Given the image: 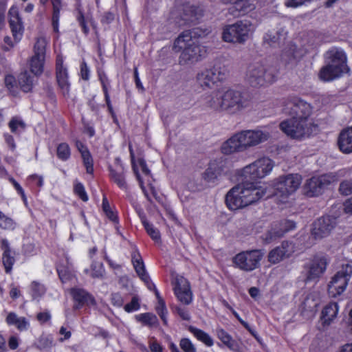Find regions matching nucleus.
<instances>
[{
  "label": "nucleus",
  "instance_id": "nucleus-1",
  "mask_svg": "<svg viewBox=\"0 0 352 352\" xmlns=\"http://www.w3.org/2000/svg\"><path fill=\"white\" fill-rule=\"evenodd\" d=\"M283 111L292 118L282 121L280 129L292 139L309 137L318 129L313 118H311L313 107L311 104L300 98L291 95L279 100Z\"/></svg>",
  "mask_w": 352,
  "mask_h": 352
},
{
  "label": "nucleus",
  "instance_id": "nucleus-2",
  "mask_svg": "<svg viewBox=\"0 0 352 352\" xmlns=\"http://www.w3.org/2000/svg\"><path fill=\"white\" fill-rule=\"evenodd\" d=\"M267 186H257L255 182L245 181L242 185L232 188L226 194L225 202L230 210L246 207L261 199H267Z\"/></svg>",
  "mask_w": 352,
  "mask_h": 352
},
{
  "label": "nucleus",
  "instance_id": "nucleus-3",
  "mask_svg": "<svg viewBox=\"0 0 352 352\" xmlns=\"http://www.w3.org/2000/svg\"><path fill=\"white\" fill-rule=\"evenodd\" d=\"M266 140L267 136L261 131H242L225 141L221 146V151L225 155L243 151Z\"/></svg>",
  "mask_w": 352,
  "mask_h": 352
},
{
  "label": "nucleus",
  "instance_id": "nucleus-4",
  "mask_svg": "<svg viewBox=\"0 0 352 352\" xmlns=\"http://www.w3.org/2000/svg\"><path fill=\"white\" fill-rule=\"evenodd\" d=\"M209 106L215 111L236 114L250 106V100L242 93L229 89L219 98H212Z\"/></svg>",
  "mask_w": 352,
  "mask_h": 352
},
{
  "label": "nucleus",
  "instance_id": "nucleus-5",
  "mask_svg": "<svg viewBox=\"0 0 352 352\" xmlns=\"http://www.w3.org/2000/svg\"><path fill=\"white\" fill-rule=\"evenodd\" d=\"M302 179V176L298 173L279 176L272 182V192L268 191L267 188V195H270L268 198L273 196L276 197L278 204H285L289 197L298 189Z\"/></svg>",
  "mask_w": 352,
  "mask_h": 352
},
{
  "label": "nucleus",
  "instance_id": "nucleus-6",
  "mask_svg": "<svg viewBox=\"0 0 352 352\" xmlns=\"http://www.w3.org/2000/svg\"><path fill=\"white\" fill-rule=\"evenodd\" d=\"M4 87L10 96L20 98L21 91L28 94L33 91L34 87V76L25 69L16 77L12 74H6L3 78Z\"/></svg>",
  "mask_w": 352,
  "mask_h": 352
},
{
  "label": "nucleus",
  "instance_id": "nucleus-7",
  "mask_svg": "<svg viewBox=\"0 0 352 352\" xmlns=\"http://www.w3.org/2000/svg\"><path fill=\"white\" fill-rule=\"evenodd\" d=\"M186 41V39H184ZM185 45H180V47L175 46V40L173 45V50L177 53L181 52L179 57L180 65H191L204 58L207 54V47L199 44L197 41H184Z\"/></svg>",
  "mask_w": 352,
  "mask_h": 352
},
{
  "label": "nucleus",
  "instance_id": "nucleus-8",
  "mask_svg": "<svg viewBox=\"0 0 352 352\" xmlns=\"http://www.w3.org/2000/svg\"><path fill=\"white\" fill-rule=\"evenodd\" d=\"M276 72L274 68L267 69L258 63L250 65L246 74L248 83L254 87L272 84L276 80Z\"/></svg>",
  "mask_w": 352,
  "mask_h": 352
},
{
  "label": "nucleus",
  "instance_id": "nucleus-9",
  "mask_svg": "<svg viewBox=\"0 0 352 352\" xmlns=\"http://www.w3.org/2000/svg\"><path fill=\"white\" fill-rule=\"evenodd\" d=\"M251 23L247 21H238L223 28L222 39L231 43L243 44L249 38Z\"/></svg>",
  "mask_w": 352,
  "mask_h": 352
},
{
  "label": "nucleus",
  "instance_id": "nucleus-10",
  "mask_svg": "<svg viewBox=\"0 0 352 352\" xmlns=\"http://www.w3.org/2000/svg\"><path fill=\"white\" fill-rule=\"evenodd\" d=\"M263 257L262 250L255 249L242 251L236 254L232 261L235 267L245 272H252L260 267Z\"/></svg>",
  "mask_w": 352,
  "mask_h": 352
},
{
  "label": "nucleus",
  "instance_id": "nucleus-11",
  "mask_svg": "<svg viewBox=\"0 0 352 352\" xmlns=\"http://www.w3.org/2000/svg\"><path fill=\"white\" fill-rule=\"evenodd\" d=\"M274 166L273 161L269 157H261L253 163L245 166L242 170V175L246 181L252 180V182L258 183L257 179L263 178L268 175Z\"/></svg>",
  "mask_w": 352,
  "mask_h": 352
},
{
  "label": "nucleus",
  "instance_id": "nucleus-12",
  "mask_svg": "<svg viewBox=\"0 0 352 352\" xmlns=\"http://www.w3.org/2000/svg\"><path fill=\"white\" fill-rule=\"evenodd\" d=\"M351 275L352 266L349 264L343 265L328 284L329 295L336 297L342 294L345 291Z\"/></svg>",
  "mask_w": 352,
  "mask_h": 352
},
{
  "label": "nucleus",
  "instance_id": "nucleus-13",
  "mask_svg": "<svg viewBox=\"0 0 352 352\" xmlns=\"http://www.w3.org/2000/svg\"><path fill=\"white\" fill-rule=\"evenodd\" d=\"M226 78V72L219 66L206 69L197 75V81L203 89H212L217 83L223 81Z\"/></svg>",
  "mask_w": 352,
  "mask_h": 352
},
{
  "label": "nucleus",
  "instance_id": "nucleus-14",
  "mask_svg": "<svg viewBox=\"0 0 352 352\" xmlns=\"http://www.w3.org/2000/svg\"><path fill=\"white\" fill-rule=\"evenodd\" d=\"M55 78L58 88L63 98L70 97L71 82L67 67L64 64L61 55H58L55 63Z\"/></svg>",
  "mask_w": 352,
  "mask_h": 352
},
{
  "label": "nucleus",
  "instance_id": "nucleus-15",
  "mask_svg": "<svg viewBox=\"0 0 352 352\" xmlns=\"http://www.w3.org/2000/svg\"><path fill=\"white\" fill-rule=\"evenodd\" d=\"M228 160L221 157L211 160L208 168L202 173V179L208 184H215L219 177L228 170Z\"/></svg>",
  "mask_w": 352,
  "mask_h": 352
},
{
  "label": "nucleus",
  "instance_id": "nucleus-16",
  "mask_svg": "<svg viewBox=\"0 0 352 352\" xmlns=\"http://www.w3.org/2000/svg\"><path fill=\"white\" fill-rule=\"evenodd\" d=\"M295 228L296 223L292 220L281 219L274 221L271 228L265 234L263 240L266 243H270Z\"/></svg>",
  "mask_w": 352,
  "mask_h": 352
},
{
  "label": "nucleus",
  "instance_id": "nucleus-17",
  "mask_svg": "<svg viewBox=\"0 0 352 352\" xmlns=\"http://www.w3.org/2000/svg\"><path fill=\"white\" fill-rule=\"evenodd\" d=\"M97 72V76L98 79L100 82L102 91L104 95V100L105 102V105L107 108V111L110 114L113 122L118 124V119L117 118V116L116 114V112L113 109V107L111 102V96H110V91L111 89V80L109 78L106 72L98 68L96 70Z\"/></svg>",
  "mask_w": 352,
  "mask_h": 352
},
{
  "label": "nucleus",
  "instance_id": "nucleus-18",
  "mask_svg": "<svg viewBox=\"0 0 352 352\" xmlns=\"http://www.w3.org/2000/svg\"><path fill=\"white\" fill-rule=\"evenodd\" d=\"M330 184L329 177L326 175L312 177L304 185L305 195L309 197H318Z\"/></svg>",
  "mask_w": 352,
  "mask_h": 352
},
{
  "label": "nucleus",
  "instance_id": "nucleus-19",
  "mask_svg": "<svg viewBox=\"0 0 352 352\" xmlns=\"http://www.w3.org/2000/svg\"><path fill=\"white\" fill-rule=\"evenodd\" d=\"M336 225V217L329 215L322 216L314 222L311 229V235L316 239L327 236Z\"/></svg>",
  "mask_w": 352,
  "mask_h": 352
},
{
  "label": "nucleus",
  "instance_id": "nucleus-20",
  "mask_svg": "<svg viewBox=\"0 0 352 352\" xmlns=\"http://www.w3.org/2000/svg\"><path fill=\"white\" fill-rule=\"evenodd\" d=\"M131 263L140 279L144 282L147 289L154 288V283L146 270V267L140 252L138 248L134 249L131 254Z\"/></svg>",
  "mask_w": 352,
  "mask_h": 352
},
{
  "label": "nucleus",
  "instance_id": "nucleus-21",
  "mask_svg": "<svg viewBox=\"0 0 352 352\" xmlns=\"http://www.w3.org/2000/svg\"><path fill=\"white\" fill-rule=\"evenodd\" d=\"M294 252V243L289 241H283L280 245L269 252L267 261L272 264H277L284 259L291 257Z\"/></svg>",
  "mask_w": 352,
  "mask_h": 352
},
{
  "label": "nucleus",
  "instance_id": "nucleus-22",
  "mask_svg": "<svg viewBox=\"0 0 352 352\" xmlns=\"http://www.w3.org/2000/svg\"><path fill=\"white\" fill-rule=\"evenodd\" d=\"M70 294L74 302V310H80L85 306H93L96 303L93 295L82 288L73 287L70 289Z\"/></svg>",
  "mask_w": 352,
  "mask_h": 352
},
{
  "label": "nucleus",
  "instance_id": "nucleus-23",
  "mask_svg": "<svg viewBox=\"0 0 352 352\" xmlns=\"http://www.w3.org/2000/svg\"><path fill=\"white\" fill-rule=\"evenodd\" d=\"M173 291L177 300L184 305H189L192 301V293L189 282L181 276L175 280Z\"/></svg>",
  "mask_w": 352,
  "mask_h": 352
},
{
  "label": "nucleus",
  "instance_id": "nucleus-24",
  "mask_svg": "<svg viewBox=\"0 0 352 352\" xmlns=\"http://www.w3.org/2000/svg\"><path fill=\"white\" fill-rule=\"evenodd\" d=\"M217 338L221 341L218 342L217 346L219 348L226 347L232 352H243V343L239 340H236L224 329L219 327L215 330Z\"/></svg>",
  "mask_w": 352,
  "mask_h": 352
},
{
  "label": "nucleus",
  "instance_id": "nucleus-25",
  "mask_svg": "<svg viewBox=\"0 0 352 352\" xmlns=\"http://www.w3.org/2000/svg\"><path fill=\"white\" fill-rule=\"evenodd\" d=\"M0 250L2 252L1 261L5 272L7 274H12L13 266L16 262L15 251L6 238L0 239Z\"/></svg>",
  "mask_w": 352,
  "mask_h": 352
},
{
  "label": "nucleus",
  "instance_id": "nucleus-26",
  "mask_svg": "<svg viewBox=\"0 0 352 352\" xmlns=\"http://www.w3.org/2000/svg\"><path fill=\"white\" fill-rule=\"evenodd\" d=\"M327 265L324 257H316L309 263L305 265L307 270L306 279L307 281L318 280L325 272Z\"/></svg>",
  "mask_w": 352,
  "mask_h": 352
},
{
  "label": "nucleus",
  "instance_id": "nucleus-27",
  "mask_svg": "<svg viewBox=\"0 0 352 352\" xmlns=\"http://www.w3.org/2000/svg\"><path fill=\"white\" fill-rule=\"evenodd\" d=\"M9 25L14 41L19 42L23 35L24 27L18 8L12 6L9 10Z\"/></svg>",
  "mask_w": 352,
  "mask_h": 352
},
{
  "label": "nucleus",
  "instance_id": "nucleus-28",
  "mask_svg": "<svg viewBox=\"0 0 352 352\" xmlns=\"http://www.w3.org/2000/svg\"><path fill=\"white\" fill-rule=\"evenodd\" d=\"M346 61L347 58L344 51L332 49L327 52V56L325 60L326 63L331 65L333 67H339L338 72L342 74L347 73L349 71Z\"/></svg>",
  "mask_w": 352,
  "mask_h": 352
},
{
  "label": "nucleus",
  "instance_id": "nucleus-29",
  "mask_svg": "<svg viewBox=\"0 0 352 352\" xmlns=\"http://www.w3.org/2000/svg\"><path fill=\"white\" fill-rule=\"evenodd\" d=\"M181 19L184 24L197 23L203 16V10L198 6L191 5L190 3H185L182 5Z\"/></svg>",
  "mask_w": 352,
  "mask_h": 352
},
{
  "label": "nucleus",
  "instance_id": "nucleus-30",
  "mask_svg": "<svg viewBox=\"0 0 352 352\" xmlns=\"http://www.w3.org/2000/svg\"><path fill=\"white\" fill-rule=\"evenodd\" d=\"M129 151H130L131 157L132 158L133 170L134 172V174L136 177L137 180L138 181L140 187L141 188L142 192H144L146 198L150 202L152 201L151 197H153L155 200L159 201L160 196H159L158 192H157L155 187L154 186V185L149 183L148 184V190H146V187L144 186V181L139 173L138 168H137L136 165L135 164V163L133 162L134 161V153H133V148L131 146H129Z\"/></svg>",
  "mask_w": 352,
  "mask_h": 352
},
{
  "label": "nucleus",
  "instance_id": "nucleus-31",
  "mask_svg": "<svg viewBox=\"0 0 352 352\" xmlns=\"http://www.w3.org/2000/svg\"><path fill=\"white\" fill-rule=\"evenodd\" d=\"M207 29H201L199 28H195L191 30H185L182 32L177 38H175V46L180 47V45L184 44V39L186 41H197L196 39L204 37L208 34Z\"/></svg>",
  "mask_w": 352,
  "mask_h": 352
},
{
  "label": "nucleus",
  "instance_id": "nucleus-32",
  "mask_svg": "<svg viewBox=\"0 0 352 352\" xmlns=\"http://www.w3.org/2000/svg\"><path fill=\"white\" fill-rule=\"evenodd\" d=\"M75 146L81 155L83 165L87 174L94 175V160L87 146L81 141L77 140Z\"/></svg>",
  "mask_w": 352,
  "mask_h": 352
},
{
  "label": "nucleus",
  "instance_id": "nucleus-33",
  "mask_svg": "<svg viewBox=\"0 0 352 352\" xmlns=\"http://www.w3.org/2000/svg\"><path fill=\"white\" fill-rule=\"evenodd\" d=\"M338 146L343 153H352V126L340 131L338 138Z\"/></svg>",
  "mask_w": 352,
  "mask_h": 352
},
{
  "label": "nucleus",
  "instance_id": "nucleus-34",
  "mask_svg": "<svg viewBox=\"0 0 352 352\" xmlns=\"http://www.w3.org/2000/svg\"><path fill=\"white\" fill-rule=\"evenodd\" d=\"M102 210L105 217L115 226L120 224L118 211L115 206H111L105 195L102 199Z\"/></svg>",
  "mask_w": 352,
  "mask_h": 352
},
{
  "label": "nucleus",
  "instance_id": "nucleus-35",
  "mask_svg": "<svg viewBox=\"0 0 352 352\" xmlns=\"http://www.w3.org/2000/svg\"><path fill=\"white\" fill-rule=\"evenodd\" d=\"M6 322L8 326H14L19 331L28 330L30 326L29 321L26 318L18 317L17 314L13 311L8 314Z\"/></svg>",
  "mask_w": 352,
  "mask_h": 352
},
{
  "label": "nucleus",
  "instance_id": "nucleus-36",
  "mask_svg": "<svg viewBox=\"0 0 352 352\" xmlns=\"http://www.w3.org/2000/svg\"><path fill=\"white\" fill-rule=\"evenodd\" d=\"M339 67H333L326 63L319 71L318 77L322 82H331L341 77L343 74L338 72Z\"/></svg>",
  "mask_w": 352,
  "mask_h": 352
},
{
  "label": "nucleus",
  "instance_id": "nucleus-37",
  "mask_svg": "<svg viewBox=\"0 0 352 352\" xmlns=\"http://www.w3.org/2000/svg\"><path fill=\"white\" fill-rule=\"evenodd\" d=\"M338 312V305L337 302H331L322 309L321 312V320L324 325L329 324L336 317Z\"/></svg>",
  "mask_w": 352,
  "mask_h": 352
},
{
  "label": "nucleus",
  "instance_id": "nucleus-38",
  "mask_svg": "<svg viewBox=\"0 0 352 352\" xmlns=\"http://www.w3.org/2000/svg\"><path fill=\"white\" fill-rule=\"evenodd\" d=\"M109 171L110 179L118 186V187L125 192H129V187L126 181L124 170L118 172L110 166L109 168Z\"/></svg>",
  "mask_w": 352,
  "mask_h": 352
},
{
  "label": "nucleus",
  "instance_id": "nucleus-39",
  "mask_svg": "<svg viewBox=\"0 0 352 352\" xmlns=\"http://www.w3.org/2000/svg\"><path fill=\"white\" fill-rule=\"evenodd\" d=\"M45 57L32 56L29 60L30 72L35 77H40L44 71Z\"/></svg>",
  "mask_w": 352,
  "mask_h": 352
},
{
  "label": "nucleus",
  "instance_id": "nucleus-40",
  "mask_svg": "<svg viewBox=\"0 0 352 352\" xmlns=\"http://www.w3.org/2000/svg\"><path fill=\"white\" fill-rule=\"evenodd\" d=\"M226 3H230L232 6L229 12L232 15L240 16L247 12L250 0H225Z\"/></svg>",
  "mask_w": 352,
  "mask_h": 352
},
{
  "label": "nucleus",
  "instance_id": "nucleus-41",
  "mask_svg": "<svg viewBox=\"0 0 352 352\" xmlns=\"http://www.w3.org/2000/svg\"><path fill=\"white\" fill-rule=\"evenodd\" d=\"M188 330L196 338V339L206 346L210 347L214 345V340L212 337L202 329H198L194 326L190 325Z\"/></svg>",
  "mask_w": 352,
  "mask_h": 352
},
{
  "label": "nucleus",
  "instance_id": "nucleus-42",
  "mask_svg": "<svg viewBox=\"0 0 352 352\" xmlns=\"http://www.w3.org/2000/svg\"><path fill=\"white\" fill-rule=\"evenodd\" d=\"M135 320L142 325L149 328L157 327L159 325L157 317L153 313L146 312L135 316Z\"/></svg>",
  "mask_w": 352,
  "mask_h": 352
},
{
  "label": "nucleus",
  "instance_id": "nucleus-43",
  "mask_svg": "<svg viewBox=\"0 0 352 352\" xmlns=\"http://www.w3.org/2000/svg\"><path fill=\"white\" fill-rule=\"evenodd\" d=\"M52 6V25L54 32H59V20L62 9V0H51Z\"/></svg>",
  "mask_w": 352,
  "mask_h": 352
},
{
  "label": "nucleus",
  "instance_id": "nucleus-44",
  "mask_svg": "<svg viewBox=\"0 0 352 352\" xmlns=\"http://www.w3.org/2000/svg\"><path fill=\"white\" fill-rule=\"evenodd\" d=\"M56 157L61 162H67L72 157V148L68 143L64 142L57 144L56 149Z\"/></svg>",
  "mask_w": 352,
  "mask_h": 352
},
{
  "label": "nucleus",
  "instance_id": "nucleus-45",
  "mask_svg": "<svg viewBox=\"0 0 352 352\" xmlns=\"http://www.w3.org/2000/svg\"><path fill=\"white\" fill-rule=\"evenodd\" d=\"M10 131L16 135H20L21 132L26 129V124L23 120L16 116L12 117L8 122Z\"/></svg>",
  "mask_w": 352,
  "mask_h": 352
},
{
  "label": "nucleus",
  "instance_id": "nucleus-46",
  "mask_svg": "<svg viewBox=\"0 0 352 352\" xmlns=\"http://www.w3.org/2000/svg\"><path fill=\"white\" fill-rule=\"evenodd\" d=\"M17 226L16 222L0 210V229L13 231Z\"/></svg>",
  "mask_w": 352,
  "mask_h": 352
},
{
  "label": "nucleus",
  "instance_id": "nucleus-47",
  "mask_svg": "<svg viewBox=\"0 0 352 352\" xmlns=\"http://www.w3.org/2000/svg\"><path fill=\"white\" fill-rule=\"evenodd\" d=\"M144 228L146 234L151 237V239L156 243H162V236L160 231L158 228H155L152 223H146Z\"/></svg>",
  "mask_w": 352,
  "mask_h": 352
},
{
  "label": "nucleus",
  "instance_id": "nucleus-48",
  "mask_svg": "<svg viewBox=\"0 0 352 352\" xmlns=\"http://www.w3.org/2000/svg\"><path fill=\"white\" fill-rule=\"evenodd\" d=\"M46 292L45 286L34 280L30 285V294L34 300H39Z\"/></svg>",
  "mask_w": 352,
  "mask_h": 352
},
{
  "label": "nucleus",
  "instance_id": "nucleus-49",
  "mask_svg": "<svg viewBox=\"0 0 352 352\" xmlns=\"http://www.w3.org/2000/svg\"><path fill=\"white\" fill-rule=\"evenodd\" d=\"M76 19L81 28L82 32L87 36L89 34V28L87 25V21L85 18L84 11L81 8L77 9Z\"/></svg>",
  "mask_w": 352,
  "mask_h": 352
},
{
  "label": "nucleus",
  "instance_id": "nucleus-50",
  "mask_svg": "<svg viewBox=\"0 0 352 352\" xmlns=\"http://www.w3.org/2000/svg\"><path fill=\"white\" fill-rule=\"evenodd\" d=\"M263 42L270 47H278L280 45V34L278 32L273 33L268 32L263 36Z\"/></svg>",
  "mask_w": 352,
  "mask_h": 352
},
{
  "label": "nucleus",
  "instance_id": "nucleus-51",
  "mask_svg": "<svg viewBox=\"0 0 352 352\" xmlns=\"http://www.w3.org/2000/svg\"><path fill=\"white\" fill-rule=\"evenodd\" d=\"M91 277L101 278L105 274V269L102 263L93 261L91 264Z\"/></svg>",
  "mask_w": 352,
  "mask_h": 352
},
{
  "label": "nucleus",
  "instance_id": "nucleus-52",
  "mask_svg": "<svg viewBox=\"0 0 352 352\" xmlns=\"http://www.w3.org/2000/svg\"><path fill=\"white\" fill-rule=\"evenodd\" d=\"M155 311L160 318H161L163 324L165 326L168 325V310L166 306L165 301L164 300H160V302H157V305L155 307Z\"/></svg>",
  "mask_w": 352,
  "mask_h": 352
},
{
  "label": "nucleus",
  "instance_id": "nucleus-53",
  "mask_svg": "<svg viewBox=\"0 0 352 352\" xmlns=\"http://www.w3.org/2000/svg\"><path fill=\"white\" fill-rule=\"evenodd\" d=\"M46 41L44 38H38L34 45V56L45 57Z\"/></svg>",
  "mask_w": 352,
  "mask_h": 352
},
{
  "label": "nucleus",
  "instance_id": "nucleus-54",
  "mask_svg": "<svg viewBox=\"0 0 352 352\" xmlns=\"http://www.w3.org/2000/svg\"><path fill=\"white\" fill-rule=\"evenodd\" d=\"M58 278L63 283L70 281L73 278V274L70 270L66 266H60L57 268Z\"/></svg>",
  "mask_w": 352,
  "mask_h": 352
},
{
  "label": "nucleus",
  "instance_id": "nucleus-55",
  "mask_svg": "<svg viewBox=\"0 0 352 352\" xmlns=\"http://www.w3.org/2000/svg\"><path fill=\"white\" fill-rule=\"evenodd\" d=\"M74 193L84 202H87L89 200V196L84 185L81 182H77L74 183Z\"/></svg>",
  "mask_w": 352,
  "mask_h": 352
},
{
  "label": "nucleus",
  "instance_id": "nucleus-56",
  "mask_svg": "<svg viewBox=\"0 0 352 352\" xmlns=\"http://www.w3.org/2000/svg\"><path fill=\"white\" fill-rule=\"evenodd\" d=\"M8 181L10 184L13 186L14 188L16 190L17 194L20 195L24 205L25 206H28V199L26 197V195L25 193V191L22 186L19 184L18 182L12 176L8 177Z\"/></svg>",
  "mask_w": 352,
  "mask_h": 352
},
{
  "label": "nucleus",
  "instance_id": "nucleus-57",
  "mask_svg": "<svg viewBox=\"0 0 352 352\" xmlns=\"http://www.w3.org/2000/svg\"><path fill=\"white\" fill-rule=\"evenodd\" d=\"M53 346V340L47 336H41L37 340L36 346L40 350L50 349Z\"/></svg>",
  "mask_w": 352,
  "mask_h": 352
},
{
  "label": "nucleus",
  "instance_id": "nucleus-58",
  "mask_svg": "<svg viewBox=\"0 0 352 352\" xmlns=\"http://www.w3.org/2000/svg\"><path fill=\"white\" fill-rule=\"evenodd\" d=\"M140 309V299L135 295L132 297L130 302L124 306V310L127 313H132Z\"/></svg>",
  "mask_w": 352,
  "mask_h": 352
},
{
  "label": "nucleus",
  "instance_id": "nucleus-59",
  "mask_svg": "<svg viewBox=\"0 0 352 352\" xmlns=\"http://www.w3.org/2000/svg\"><path fill=\"white\" fill-rule=\"evenodd\" d=\"M78 75L80 78L85 82H87L90 80L91 70L84 59L80 64V72Z\"/></svg>",
  "mask_w": 352,
  "mask_h": 352
},
{
  "label": "nucleus",
  "instance_id": "nucleus-60",
  "mask_svg": "<svg viewBox=\"0 0 352 352\" xmlns=\"http://www.w3.org/2000/svg\"><path fill=\"white\" fill-rule=\"evenodd\" d=\"M28 182L31 186H35L38 188L43 187L44 184L43 177L37 174H32L28 177Z\"/></svg>",
  "mask_w": 352,
  "mask_h": 352
},
{
  "label": "nucleus",
  "instance_id": "nucleus-61",
  "mask_svg": "<svg viewBox=\"0 0 352 352\" xmlns=\"http://www.w3.org/2000/svg\"><path fill=\"white\" fill-rule=\"evenodd\" d=\"M179 346L184 352H196V349L189 338H182Z\"/></svg>",
  "mask_w": 352,
  "mask_h": 352
},
{
  "label": "nucleus",
  "instance_id": "nucleus-62",
  "mask_svg": "<svg viewBox=\"0 0 352 352\" xmlns=\"http://www.w3.org/2000/svg\"><path fill=\"white\" fill-rule=\"evenodd\" d=\"M339 192L343 195L352 194V181L344 180L342 182L339 186Z\"/></svg>",
  "mask_w": 352,
  "mask_h": 352
},
{
  "label": "nucleus",
  "instance_id": "nucleus-63",
  "mask_svg": "<svg viewBox=\"0 0 352 352\" xmlns=\"http://www.w3.org/2000/svg\"><path fill=\"white\" fill-rule=\"evenodd\" d=\"M22 253L25 256H32L36 254L35 245L33 243H28L23 245Z\"/></svg>",
  "mask_w": 352,
  "mask_h": 352
},
{
  "label": "nucleus",
  "instance_id": "nucleus-64",
  "mask_svg": "<svg viewBox=\"0 0 352 352\" xmlns=\"http://www.w3.org/2000/svg\"><path fill=\"white\" fill-rule=\"evenodd\" d=\"M36 318L40 324H44L51 320L52 316L48 311H41L36 314Z\"/></svg>",
  "mask_w": 352,
  "mask_h": 352
}]
</instances>
